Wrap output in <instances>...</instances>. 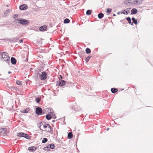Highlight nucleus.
<instances>
[{"label": "nucleus", "mask_w": 153, "mask_h": 153, "mask_svg": "<svg viewBox=\"0 0 153 153\" xmlns=\"http://www.w3.org/2000/svg\"><path fill=\"white\" fill-rule=\"evenodd\" d=\"M104 16V14L101 13H100L98 15V18L99 19H101Z\"/></svg>", "instance_id": "24"}, {"label": "nucleus", "mask_w": 153, "mask_h": 153, "mask_svg": "<svg viewBox=\"0 0 153 153\" xmlns=\"http://www.w3.org/2000/svg\"><path fill=\"white\" fill-rule=\"evenodd\" d=\"M48 146L49 147V148H50L52 149H54L55 148V146L53 144H50Z\"/></svg>", "instance_id": "25"}, {"label": "nucleus", "mask_w": 153, "mask_h": 153, "mask_svg": "<svg viewBox=\"0 0 153 153\" xmlns=\"http://www.w3.org/2000/svg\"><path fill=\"white\" fill-rule=\"evenodd\" d=\"M22 82L19 80H17L16 82V83L17 85H21Z\"/></svg>", "instance_id": "35"}, {"label": "nucleus", "mask_w": 153, "mask_h": 153, "mask_svg": "<svg viewBox=\"0 0 153 153\" xmlns=\"http://www.w3.org/2000/svg\"><path fill=\"white\" fill-rule=\"evenodd\" d=\"M38 126H39V128L41 130H43V129H41V126H42V123H41V122L39 123L38 124Z\"/></svg>", "instance_id": "37"}, {"label": "nucleus", "mask_w": 153, "mask_h": 153, "mask_svg": "<svg viewBox=\"0 0 153 153\" xmlns=\"http://www.w3.org/2000/svg\"><path fill=\"white\" fill-rule=\"evenodd\" d=\"M137 10L135 8H133L131 10V15L135 14L137 13Z\"/></svg>", "instance_id": "13"}, {"label": "nucleus", "mask_w": 153, "mask_h": 153, "mask_svg": "<svg viewBox=\"0 0 153 153\" xmlns=\"http://www.w3.org/2000/svg\"><path fill=\"white\" fill-rule=\"evenodd\" d=\"M58 85L60 86H62L65 85L66 82L64 80H61L58 82Z\"/></svg>", "instance_id": "6"}, {"label": "nucleus", "mask_w": 153, "mask_h": 153, "mask_svg": "<svg viewBox=\"0 0 153 153\" xmlns=\"http://www.w3.org/2000/svg\"><path fill=\"white\" fill-rule=\"evenodd\" d=\"M26 60L27 61H28V60L27 59H26Z\"/></svg>", "instance_id": "52"}, {"label": "nucleus", "mask_w": 153, "mask_h": 153, "mask_svg": "<svg viewBox=\"0 0 153 153\" xmlns=\"http://www.w3.org/2000/svg\"><path fill=\"white\" fill-rule=\"evenodd\" d=\"M10 10V9H8L5 10L4 13V16L5 17H7Z\"/></svg>", "instance_id": "16"}, {"label": "nucleus", "mask_w": 153, "mask_h": 153, "mask_svg": "<svg viewBox=\"0 0 153 153\" xmlns=\"http://www.w3.org/2000/svg\"><path fill=\"white\" fill-rule=\"evenodd\" d=\"M64 123L65 124H66L65 123Z\"/></svg>", "instance_id": "53"}, {"label": "nucleus", "mask_w": 153, "mask_h": 153, "mask_svg": "<svg viewBox=\"0 0 153 153\" xmlns=\"http://www.w3.org/2000/svg\"><path fill=\"white\" fill-rule=\"evenodd\" d=\"M24 137L28 140L30 139L31 138V137L28 134L25 133L24 135Z\"/></svg>", "instance_id": "22"}, {"label": "nucleus", "mask_w": 153, "mask_h": 153, "mask_svg": "<svg viewBox=\"0 0 153 153\" xmlns=\"http://www.w3.org/2000/svg\"><path fill=\"white\" fill-rule=\"evenodd\" d=\"M128 1L129 3L132 4L133 0H128Z\"/></svg>", "instance_id": "43"}, {"label": "nucleus", "mask_w": 153, "mask_h": 153, "mask_svg": "<svg viewBox=\"0 0 153 153\" xmlns=\"http://www.w3.org/2000/svg\"><path fill=\"white\" fill-rule=\"evenodd\" d=\"M25 133L22 132L18 133L17 134V136L19 137H24Z\"/></svg>", "instance_id": "19"}, {"label": "nucleus", "mask_w": 153, "mask_h": 153, "mask_svg": "<svg viewBox=\"0 0 153 153\" xmlns=\"http://www.w3.org/2000/svg\"><path fill=\"white\" fill-rule=\"evenodd\" d=\"M130 8H127L125 10H123V12L122 13L124 14H128V13L130 12Z\"/></svg>", "instance_id": "12"}, {"label": "nucleus", "mask_w": 153, "mask_h": 153, "mask_svg": "<svg viewBox=\"0 0 153 153\" xmlns=\"http://www.w3.org/2000/svg\"><path fill=\"white\" fill-rule=\"evenodd\" d=\"M132 4L137 5H139L140 4V3H138V1L136 0H133Z\"/></svg>", "instance_id": "30"}, {"label": "nucleus", "mask_w": 153, "mask_h": 153, "mask_svg": "<svg viewBox=\"0 0 153 153\" xmlns=\"http://www.w3.org/2000/svg\"><path fill=\"white\" fill-rule=\"evenodd\" d=\"M18 15L17 14H15L13 16V18L15 19H16V18L18 17Z\"/></svg>", "instance_id": "40"}, {"label": "nucleus", "mask_w": 153, "mask_h": 153, "mask_svg": "<svg viewBox=\"0 0 153 153\" xmlns=\"http://www.w3.org/2000/svg\"><path fill=\"white\" fill-rule=\"evenodd\" d=\"M36 101L37 103H39L41 101V99L38 97L36 99Z\"/></svg>", "instance_id": "36"}, {"label": "nucleus", "mask_w": 153, "mask_h": 153, "mask_svg": "<svg viewBox=\"0 0 153 153\" xmlns=\"http://www.w3.org/2000/svg\"><path fill=\"white\" fill-rule=\"evenodd\" d=\"M23 39H21L19 40V42L20 43H23Z\"/></svg>", "instance_id": "44"}, {"label": "nucleus", "mask_w": 153, "mask_h": 153, "mask_svg": "<svg viewBox=\"0 0 153 153\" xmlns=\"http://www.w3.org/2000/svg\"><path fill=\"white\" fill-rule=\"evenodd\" d=\"M41 123H42V126H44L46 123L43 121L41 122Z\"/></svg>", "instance_id": "42"}, {"label": "nucleus", "mask_w": 153, "mask_h": 153, "mask_svg": "<svg viewBox=\"0 0 153 153\" xmlns=\"http://www.w3.org/2000/svg\"><path fill=\"white\" fill-rule=\"evenodd\" d=\"M47 74L45 71H43L42 73L39 76L40 79L41 80H44L46 79L47 78Z\"/></svg>", "instance_id": "4"}, {"label": "nucleus", "mask_w": 153, "mask_h": 153, "mask_svg": "<svg viewBox=\"0 0 153 153\" xmlns=\"http://www.w3.org/2000/svg\"><path fill=\"white\" fill-rule=\"evenodd\" d=\"M47 26L46 25H43L41 26L39 28V30L41 31H46L47 30Z\"/></svg>", "instance_id": "11"}, {"label": "nucleus", "mask_w": 153, "mask_h": 153, "mask_svg": "<svg viewBox=\"0 0 153 153\" xmlns=\"http://www.w3.org/2000/svg\"><path fill=\"white\" fill-rule=\"evenodd\" d=\"M10 61L11 63L14 65H15L16 63L17 60L15 58L12 57L11 58Z\"/></svg>", "instance_id": "9"}, {"label": "nucleus", "mask_w": 153, "mask_h": 153, "mask_svg": "<svg viewBox=\"0 0 153 153\" xmlns=\"http://www.w3.org/2000/svg\"><path fill=\"white\" fill-rule=\"evenodd\" d=\"M14 23H19L22 26H27L28 25L29 22L27 20L23 18H19L16 19L14 21Z\"/></svg>", "instance_id": "2"}, {"label": "nucleus", "mask_w": 153, "mask_h": 153, "mask_svg": "<svg viewBox=\"0 0 153 153\" xmlns=\"http://www.w3.org/2000/svg\"><path fill=\"white\" fill-rule=\"evenodd\" d=\"M36 149V148L34 146H32L28 148V150L34 152Z\"/></svg>", "instance_id": "17"}, {"label": "nucleus", "mask_w": 153, "mask_h": 153, "mask_svg": "<svg viewBox=\"0 0 153 153\" xmlns=\"http://www.w3.org/2000/svg\"><path fill=\"white\" fill-rule=\"evenodd\" d=\"M117 14H120V13H119V12H118L117 13Z\"/></svg>", "instance_id": "50"}, {"label": "nucleus", "mask_w": 153, "mask_h": 153, "mask_svg": "<svg viewBox=\"0 0 153 153\" xmlns=\"http://www.w3.org/2000/svg\"><path fill=\"white\" fill-rule=\"evenodd\" d=\"M53 118L54 119L56 118V117L55 114L54 115H53Z\"/></svg>", "instance_id": "45"}, {"label": "nucleus", "mask_w": 153, "mask_h": 153, "mask_svg": "<svg viewBox=\"0 0 153 153\" xmlns=\"http://www.w3.org/2000/svg\"><path fill=\"white\" fill-rule=\"evenodd\" d=\"M8 73L10 74L11 73V72L10 71H9L8 72Z\"/></svg>", "instance_id": "48"}, {"label": "nucleus", "mask_w": 153, "mask_h": 153, "mask_svg": "<svg viewBox=\"0 0 153 153\" xmlns=\"http://www.w3.org/2000/svg\"><path fill=\"white\" fill-rule=\"evenodd\" d=\"M43 149L45 151H50V148L49 146L48 145L47 146L43 148Z\"/></svg>", "instance_id": "31"}, {"label": "nucleus", "mask_w": 153, "mask_h": 153, "mask_svg": "<svg viewBox=\"0 0 153 153\" xmlns=\"http://www.w3.org/2000/svg\"><path fill=\"white\" fill-rule=\"evenodd\" d=\"M43 127L44 128H45V130H43V131L52 132L53 131V128L48 123H46Z\"/></svg>", "instance_id": "3"}, {"label": "nucleus", "mask_w": 153, "mask_h": 153, "mask_svg": "<svg viewBox=\"0 0 153 153\" xmlns=\"http://www.w3.org/2000/svg\"><path fill=\"white\" fill-rule=\"evenodd\" d=\"M107 11L106 12L107 13H111V11L112 9L111 8H108L106 9Z\"/></svg>", "instance_id": "34"}, {"label": "nucleus", "mask_w": 153, "mask_h": 153, "mask_svg": "<svg viewBox=\"0 0 153 153\" xmlns=\"http://www.w3.org/2000/svg\"><path fill=\"white\" fill-rule=\"evenodd\" d=\"M73 85V84L70 82H66L65 83V85L67 87H71Z\"/></svg>", "instance_id": "15"}, {"label": "nucleus", "mask_w": 153, "mask_h": 153, "mask_svg": "<svg viewBox=\"0 0 153 153\" xmlns=\"http://www.w3.org/2000/svg\"><path fill=\"white\" fill-rule=\"evenodd\" d=\"M109 128H107V129H106V130H107V131H108V130H109Z\"/></svg>", "instance_id": "47"}, {"label": "nucleus", "mask_w": 153, "mask_h": 153, "mask_svg": "<svg viewBox=\"0 0 153 153\" xmlns=\"http://www.w3.org/2000/svg\"><path fill=\"white\" fill-rule=\"evenodd\" d=\"M7 129L6 128H0V133H3L6 135H7L6 131Z\"/></svg>", "instance_id": "8"}, {"label": "nucleus", "mask_w": 153, "mask_h": 153, "mask_svg": "<svg viewBox=\"0 0 153 153\" xmlns=\"http://www.w3.org/2000/svg\"><path fill=\"white\" fill-rule=\"evenodd\" d=\"M73 137L72 133L71 132H69L68 133V138L70 139L72 138Z\"/></svg>", "instance_id": "20"}, {"label": "nucleus", "mask_w": 153, "mask_h": 153, "mask_svg": "<svg viewBox=\"0 0 153 153\" xmlns=\"http://www.w3.org/2000/svg\"><path fill=\"white\" fill-rule=\"evenodd\" d=\"M118 91V89L117 88H112L111 89V91L112 93L115 94Z\"/></svg>", "instance_id": "18"}, {"label": "nucleus", "mask_w": 153, "mask_h": 153, "mask_svg": "<svg viewBox=\"0 0 153 153\" xmlns=\"http://www.w3.org/2000/svg\"><path fill=\"white\" fill-rule=\"evenodd\" d=\"M42 110L41 108L38 107L36 108V113L37 115H41L42 114Z\"/></svg>", "instance_id": "5"}, {"label": "nucleus", "mask_w": 153, "mask_h": 153, "mask_svg": "<svg viewBox=\"0 0 153 153\" xmlns=\"http://www.w3.org/2000/svg\"><path fill=\"white\" fill-rule=\"evenodd\" d=\"M124 3L125 4H128V3H129V2L128 1V0H125L124 2Z\"/></svg>", "instance_id": "39"}, {"label": "nucleus", "mask_w": 153, "mask_h": 153, "mask_svg": "<svg viewBox=\"0 0 153 153\" xmlns=\"http://www.w3.org/2000/svg\"><path fill=\"white\" fill-rule=\"evenodd\" d=\"M45 117L46 119L48 120H50L52 118L51 115L49 114L46 115Z\"/></svg>", "instance_id": "21"}, {"label": "nucleus", "mask_w": 153, "mask_h": 153, "mask_svg": "<svg viewBox=\"0 0 153 153\" xmlns=\"http://www.w3.org/2000/svg\"><path fill=\"white\" fill-rule=\"evenodd\" d=\"M131 19L133 21V22L131 24V25H133V23L136 25L137 24V19H136L134 17H132L131 18Z\"/></svg>", "instance_id": "14"}, {"label": "nucleus", "mask_w": 153, "mask_h": 153, "mask_svg": "<svg viewBox=\"0 0 153 153\" xmlns=\"http://www.w3.org/2000/svg\"><path fill=\"white\" fill-rule=\"evenodd\" d=\"M70 22V20L68 18L65 19L64 20V23L65 24L69 23Z\"/></svg>", "instance_id": "26"}, {"label": "nucleus", "mask_w": 153, "mask_h": 153, "mask_svg": "<svg viewBox=\"0 0 153 153\" xmlns=\"http://www.w3.org/2000/svg\"><path fill=\"white\" fill-rule=\"evenodd\" d=\"M38 126H39V128L41 130H43V129H41V126H42V123H41V122L39 123L38 124Z\"/></svg>", "instance_id": "38"}, {"label": "nucleus", "mask_w": 153, "mask_h": 153, "mask_svg": "<svg viewBox=\"0 0 153 153\" xmlns=\"http://www.w3.org/2000/svg\"><path fill=\"white\" fill-rule=\"evenodd\" d=\"M91 52V50L90 48H87L85 49V52L87 54H89Z\"/></svg>", "instance_id": "29"}, {"label": "nucleus", "mask_w": 153, "mask_h": 153, "mask_svg": "<svg viewBox=\"0 0 153 153\" xmlns=\"http://www.w3.org/2000/svg\"><path fill=\"white\" fill-rule=\"evenodd\" d=\"M55 122V120H53L52 121V122Z\"/></svg>", "instance_id": "49"}, {"label": "nucleus", "mask_w": 153, "mask_h": 153, "mask_svg": "<svg viewBox=\"0 0 153 153\" xmlns=\"http://www.w3.org/2000/svg\"><path fill=\"white\" fill-rule=\"evenodd\" d=\"M1 60L7 63L8 65L10 64V57L8 54L5 52H3L1 54Z\"/></svg>", "instance_id": "1"}, {"label": "nucleus", "mask_w": 153, "mask_h": 153, "mask_svg": "<svg viewBox=\"0 0 153 153\" xmlns=\"http://www.w3.org/2000/svg\"><path fill=\"white\" fill-rule=\"evenodd\" d=\"M27 8V5L26 4H23L21 5L19 7V9L21 10H24Z\"/></svg>", "instance_id": "10"}, {"label": "nucleus", "mask_w": 153, "mask_h": 153, "mask_svg": "<svg viewBox=\"0 0 153 153\" xmlns=\"http://www.w3.org/2000/svg\"><path fill=\"white\" fill-rule=\"evenodd\" d=\"M92 56H88L87 57V58H86V59H85V61L86 62H88L89 59L91 58V57Z\"/></svg>", "instance_id": "33"}, {"label": "nucleus", "mask_w": 153, "mask_h": 153, "mask_svg": "<svg viewBox=\"0 0 153 153\" xmlns=\"http://www.w3.org/2000/svg\"><path fill=\"white\" fill-rule=\"evenodd\" d=\"M91 10H88L86 12V14L87 15H90L91 14Z\"/></svg>", "instance_id": "28"}, {"label": "nucleus", "mask_w": 153, "mask_h": 153, "mask_svg": "<svg viewBox=\"0 0 153 153\" xmlns=\"http://www.w3.org/2000/svg\"><path fill=\"white\" fill-rule=\"evenodd\" d=\"M19 38L15 37L12 38H9V42L10 43L15 42H17L18 39Z\"/></svg>", "instance_id": "7"}, {"label": "nucleus", "mask_w": 153, "mask_h": 153, "mask_svg": "<svg viewBox=\"0 0 153 153\" xmlns=\"http://www.w3.org/2000/svg\"><path fill=\"white\" fill-rule=\"evenodd\" d=\"M1 40L3 41H7L9 42V38H6L4 39H2Z\"/></svg>", "instance_id": "41"}, {"label": "nucleus", "mask_w": 153, "mask_h": 153, "mask_svg": "<svg viewBox=\"0 0 153 153\" xmlns=\"http://www.w3.org/2000/svg\"><path fill=\"white\" fill-rule=\"evenodd\" d=\"M60 76L61 77V78H62V77L61 76V75H60Z\"/></svg>", "instance_id": "51"}, {"label": "nucleus", "mask_w": 153, "mask_h": 153, "mask_svg": "<svg viewBox=\"0 0 153 153\" xmlns=\"http://www.w3.org/2000/svg\"><path fill=\"white\" fill-rule=\"evenodd\" d=\"M30 111L29 109L28 108H26L25 109L21 111V112L22 113H27L28 112Z\"/></svg>", "instance_id": "23"}, {"label": "nucleus", "mask_w": 153, "mask_h": 153, "mask_svg": "<svg viewBox=\"0 0 153 153\" xmlns=\"http://www.w3.org/2000/svg\"><path fill=\"white\" fill-rule=\"evenodd\" d=\"M48 140V139L47 138H44L42 141V143H45L47 142Z\"/></svg>", "instance_id": "32"}, {"label": "nucleus", "mask_w": 153, "mask_h": 153, "mask_svg": "<svg viewBox=\"0 0 153 153\" xmlns=\"http://www.w3.org/2000/svg\"><path fill=\"white\" fill-rule=\"evenodd\" d=\"M126 19L128 21V23L131 25L132 22H131V19L130 17H128L126 18Z\"/></svg>", "instance_id": "27"}, {"label": "nucleus", "mask_w": 153, "mask_h": 153, "mask_svg": "<svg viewBox=\"0 0 153 153\" xmlns=\"http://www.w3.org/2000/svg\"><path fill=\"white\" fill-rule=\"evenodd\" d=\"M116 15L115 14H113V16H115Z\"/></svg>", "instance_id": "46"}]
</instances>
